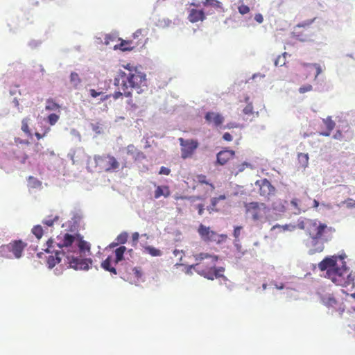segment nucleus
I'll use <instances>...</instances> for the list:
<instances>
[{"label":"nucleus","mask_w":355,"mask_h":355,"mask_svg":"<svg viewBox=\"0 0 355 355\" xmlns=\"http://www.w3.org/2000/svg\"><path fill=\"white\" fill-rule=\"evenodd\" d=\"M197 180L200 184L209 185L212 189L215 188L214 185L209 180H207L206 175H205L203 174L198 175Z\"/></svg>","instance_id":"e433bc0d"},{"label":"nucleus","mask_w":355,"mask_h":355,"mask_svg":"<svg viewBox=\"0 0 355 355\" xmlns=\"http://www.w3.org/2000/svg\"><path fill=\"white\" fill-rule=\"evenodd\" d=\"M315 18H313V19H306L305 21H303L300 23H299L297 25V27H306V26H309L310 25H311L314 21H315Z\"/></svg>","instance_id":"13d9d810"},{"label":"nucleus","mask_w":355,"mask_h":355,"mask_svg":"<svg viewBox=\"0 0 355 355\" xmlns=\"http://www.w3.org/2000/svg\"><path fill=\"white\" fill-rule=\"evenodd\" d=\"M309 157L308 153H299L297 154L298 163L301 167L306 168L309 164Z\"/></svg>","instance_id":"393cba45"},{"label":"nucleus","mask_w":355,"mask_h":355,"mask_svg":"<svg viewBox=\"0 0 355 355\" xmlns=\"http://www.w3.org/2000/svg\"><path fill=\"white\" fill-rule=\"evenodd\" d=\"M42 44V41L41 40H31L28 45V46L32 49H35L37 47H39Z\"/></svg>","instance_id":"6e6d98bb"},{"label":"nucleus","mask_w":355,"mask_h":355,"mask_svg":"<svg viewBox=\"0 0 355 355\" xmlns=\"http://www.w3.org/2000/svg\"><path fill=\"white\" fill-rule=\"evenodd\" d=\"M345 284L343 287H346L352 284H354V276H353L352 272L347 274L346 277H345Z\"/></svg>","instance_id":"49530a36"},{"label":"nucleus","mask_w":355,"mask_h":355,"mask_svg":"<svg viewBox=\"0 0 355 355\" xmlns=\"http://www.w3.org/2000/svg\"><path fill=\"white\" fill-rule=\"evenodd\" d=\"M28 187L33 189H41L42 182L38 180L37 178L33 176H28Z\"/></svg>","instance_id":"b1692460"},{"label":"nucleus","mask_w":355,"mask_h":355,"mask_svg":"<svg viewBox=\"0 0 355 355\" xmlns=\"http://www.w3.org/2000/svg\"><path fill=\"white\" fill-rule=\"evenodd\" d=\"M115 36L111 34H107L105 37V44L108 45L110 41H114L115 40Z\"/></svg>","instance_id":"774afa93"},{"label":"nucleus","mask_w":355,"mask_h":355,"mask_svg":"<svg viewBox=\"0 0 355 355\" xmlns=\"http://www.w3.org/2000/svg\"><path fill=\"white\" fill-rule=\"evenodd\" d=\"M202 4L205 7H213L216 9H223V4L218 0H205Z\"/></svg>","instance_id":"cd10ccee"},{"label":"nucleus","mask_w":355,"mask_h":355,"mask_svg":"<svg viewBox=\"0 0 355 355\" xmlns=\"http://www.w3.org/2000/svg\"><path fill=\"white\" fill-rule=\"evenodd\" d=\"M127 106L125 107V109L127 111H130L132 112H136V110L138 109V105L133 102L132 98H129L126 101Z\"/></svg>","instance_id":"ea45409f"},{"label":"nucleus","mask_w":355,"mask_h":355,"mask_svg":"<svg viewBox=\"0 0 355 355\" xmlns=\"http://www.w3.org/2000/svg\"><path fill=\"white\" fill-rule=\"evenodd\" d=\"M314 222H320L318 220H312V219H304L303 220H299L297 223V227L300 230H304L309 234V229L310 225H312Z\"/></svg>","instance_id":"412c9836"},{"label":"nucleus","mask_w":355,"mask_h":355,"mask_svg":"<svg viewBox=\"0 0 355 355\" xmlns=\"http://www.w3.org/2000/svg\"><path fill=\"white\" fill-rule=\"evenodd\" d=\"M43 148V146L41 144H40L39 142H37L33 148V152L35 153V154H40L41 152V150Z\"/></svg>","instance_id":"338daca9"},{"label":"nucleus","mask_w":355,"mask_h":355,"mask_svg":"<svg viewBox=\"0 0 355 355\" xmlns=\"http://www.w3.org/2000/svg\"><path fill=\"white\" fill-rule=\"evenodd\" d=\"M288 55L286 52L282 53V55H278L274 60V64L276 67L284 66L286 63V56Z\"/></svg>","instance_id":"c9c22d12"},{"label":"nucleus","mask_w":355,"mask_h":355,"mask_svg":"<svg viewBox=\"0 0 355 355\" xmlns=\"http://www.w3.org/2000/svg\"><path fill=\"white\" fill-rule=\"evenodd\" d=\"M107 157L105 171H115L119 167L118 161L113 156L107 155Z\"/></svg>","instance_id":"a211bd4d"},{"label":"nucleus","mask_w":355,"mask_h":355,"mask_svg":"<svg viewBox=\"0 0 355 355\" xmlns=\"http://www.w3.org/2000/svg\"><path fill=\"white\" fill-rule=\"evenodd\" d=\"M67 230L69 234H76L78 232L79 226L76 224H73L72 220H69L67 223Z\"/></svg>","instance_id":"4c0bfd02"},{"label":"nucleus","mask_w":355,"mask_h":355,"mask_svg":"<svg viewBox=\"0 0 355 355\" xmlns=\"http://www.w3.org/2000/svg\"><path fill=\"white\" fill-rule=\"evenodd\" d=\"M128 237L129 234L127 232L123 231L121 234H119L115 239L116 241V243H120V245H123L125 243H127Z\"/></svg>","instance_id":"473e14b6"},{"label":"nucleus","mask_w":355,"mask_h":355,"mask_svg":"<svg viewBox=\"0 0 355 355\" xmlns=\"http://www.w3.org/2000/svg\"><path fill=\"white\" fill-rule=\"evenodd\" d=\"M141 69H142V68H138V69L137 70V77L139 79L138 83L139 84L147 87L146 74L144 72H142Z\"/></svg>","instance_id":"72a5a7b5"},{"label":"nucleus","mask_w":355,"mask_h":355,"mask_svg":"<svg viewBox=\"0 0 355 355\" xmlns=\"http://www.w3.org/2000/svg\"><path fill=\"white\" fill-rule=\"evenodd\" d=\"M341 261V266H336L327 270L326 277L331 279L333 283L338 286H344L345 284V275L349 272V267L347 266L345 259Z\"/></svg>","instance_id":"7ed1b4c3"},{"label":"nucleus","mask_w":355,"mask_h":355,"mask_svg":"<svg viewBox=\"0 0 355 355\" xmlns=\"http://www.w3.org/2000/svg\"><path fill=\"white\" fill-rule=\"evenodd\" d=\"M127 80L128 82L130 87H134L137 86L138 83L137 73L129 72L127 76Z\"/></svg>","instance_id":"c756f323"},{"label":"nucleus","mask_w":355,"mask_h":355,"mask_svg":"<svg viewBox=\"0 0 355 355\" xmlns=\"http://www.w3.org/2000/svg\"><path fill=\"white\" fill-rule=\"evenodd\" d=\"M8 245L14 257L16 259H20L23 255V252L26 246V243L21 240H16L10 242Z\"/></svg>","instance_id":"9d476101"},{"label":"nucleus","mask_w":355,"mask_h":355,"mask_svg":"<svg viewBox=\"0 0 355 355\" xmlns=\"http://www.w3.org/2000/svg\"><path fill=\"white\" fill-rule=\"evenodd\" d=\"M206 19V13L202 9L191 8L189 12L188 19L191 23L204 21Z\"/></svg>","instance_id":"9b49d317"},{"label":"nucleus","mask_w":355,"mask_h":355,"mask_svg":"<svg viewBox=\"0 0 355 355\" xmlns=\"http://www.w3.org/2000/svg\"><path fill=\"white\" fill-rule=\"evenodd\" d=\"M250 167L252 168V164L250 162H243L241 164L239 165L238 166V171L236 173L237 175L239 173L243 172L245 168Z\"/></svg>","instance_id":"4d7b16f0"},{"label":"nucleus","mask_w":355,"mask_h":355,"mask_svg":"<svg viewBox=\"0 0 355 355\" xmlns=\"http://www.w3.org/2000/svg\"><path fill=\"white\" fill-rule=\"evenodd\" d=\"M69 80H70V83L73 85V87L75 89H76L77 87L82 82V80L79 77V75L76 72H75V71H71V72L70 76H69Z\"/></svg>","instance_id":"c85d7f7f"},{"label":"nucleus","mask_w":355,"mask_h":355,"mask_svg":"<svg viewBox=\"0 0 355 355\" xmlns=\"http://www.w3.org/2000/svg\"><path fill=\"white\" fill-rule=\"evenodd\" d=\"M262 186L260 188L259 194L261 196L267 197L275 193L276 189L267 178H263Z\"/></svg>","instance_id":"f8f14e48"},{"label":"nucleus","mask_w":355,"mask_h":355,"mask_svg":"<svg viewBox=\"0 0 355 355\" xmlns=\"http://www.w3.org/2000/svg\"><path fill=\"white\" fill-rule=\"evenodd\" d=\"M243 114L250 115L254 113L252 103H248V104L243 110Z\"/></svg>","instance_id":"603ef678"},{"label":"nucleus","mask_w":355,"mask_h":355,"mask_svg":"<svg viewBox=\"0 0 355 355\" xmlns=\"http://www.w3.org/2000/svg\"><path fill=\"white\" fill-rule=\"evenodd\" d=\"M196 271L199 275L204 277L205 278H206L209 280H214L215 279H218V278L220 277V272H223L225 271V268L223 266L217 267L216 266H214L207 271H206V270L199 271L198 270H196Z\"/></svg>","instance_id":"1a4fd4ad"},{"label":"nucleus","mask_w":355,"mask_h":355,"mask_svg":"<svg viewBox=\"0 0 355 355\" xmlns=\"http://www.w3.org/2000/svg\"><path fill=\"white\" fill-rule=\"evenodd\" d=\"M218 202L216 198H212L211 199V204L209 206L207 207V211H209V214L212 213V211H216L214 207L218 205Z\"/></svg>","instance_id":"864d4df0"},{"label":"nucleus","mask_w":355,"mask_h":355,"mask_svg":"<svg viewBox=\"0 0 355 355\" xmlns=\"http://www.w3.org/2000/svg\"><path fill=\"white\" fill-rule=\"evenodd\" d=\"M349 129L350 128H347V130H344L343 129H340V127H337V130L333 135V139L345 141L350 140L353 137V134Z\"/></svg>","instance_id":"ddd939ff"},{"label":"nucleus","mask_w":355,"mask_h":355,"mask_svg":"<svg viewBox=\"0 0 355 355\" xmlns=\"http://www.w3.org/2000/svg\"><path fill=\"white\" fill-rule=\"evenodd\" d=\"M320 300L322 303L327 307H332L338 302L334 295L331 293L322 295L320 296Z\"/></svg>","instance_id":"f3484780"},{"label":"nucleus","mask_w":355,"mask_h":355,"mask_svg":"<svg viewBox=\"0 0 355 355\" xmlns=\"http://www.w3.org/2000/svg\"><path fill=\"white\" fill-rule=\"evenodd\" d=\"M59 216H55L52 218H44L42 220V223L47 227H53L55 222L58 220Z\"/></svg>","instance_id":"37998d69"},{"label":"nucleus","mask_w":355,"mask_h":355,"mask_svg":"<svg viewBox=\"0 0 355 355\" xmlns=\"http://www.w3.org/2000/svg\"><path fill=\"white\" fill-rule=\"evenodd\" d=\"M58 242L59 241H58ZM56 243L57 242L55 241L53 238H49L45 243L46 248L44 249V252L49 254H53V252L60 251V249H55V248L57 247Z\"/></svg>","instance_id":"aec40b11"},{"label":"nucleus","mask_w":355,"mask_h":355,"mask_svg":"<svg viewBox=\"0 0 355 355\" xmlns=\"http://www.w3.org/2000/svg\"><path fill=\"white\" fill-rule=\"evenodd\" d=\"M335 232L332 227H328L322 222H314L309 229V237L304 241V243L309 248L308 254L313 255L323 251L324 243L332 239L331 233Z\"/></svg>","instance_id":"f03ea898"},{"label":"nucleus","mask_w":355,"mask_h":355,"mask_svg":"<svg viewBox=\"0 0 355 355\" xmlns=\"http://www.w3.org/2000/svg\"><path fill=\"white\" fill-rule=\"evenodd\" d=\"M197 232L200 239L205 243L214 242L216 241L217 233L211 230V227L206 226L202 223L198 225Z\"/></svg>","instance_id":"423d86ee"},{"label":"nucleus","mask_w":355,"mask_h":355,"mask_svg":"<svg viewBox=\"0 0 355 355\" xmlns=\"http://www.w3.org/2000/svg\"><path fill=\"white\" fill-rule=\"evenodd\" d=\"M60 119V116L56 113H51L47 116L46 121L51 125H55Z\"/></svg>","instance_id":"58836bf2"},{"label":"nucleus","mask_w":355,"mask_h":355,"mask_svg":"<svg viewBox=\"0 0 355 355\" xmlns=\"http://www.w3.org/2000/svg\"><path fill=\"white\" fill-rule=\"evenodd\" d=\"M171 173V169L166 166H161L159 171V174L168 175Z\"/></svg>","instance_id":"69168bd1"},{"label":"nucleus","mask_w":355,"mask_h":355,"mask_svg":"<svg viewBox=\"0 0 355 355\" xmlns=\"http://www.w3.org/2000/svg\"><path fill=\"white\" fill-rule=\"evenodd\" d=\"M347 258V255L344 250H341L338 254L329 255L325 257L319 263L318 268L321 271H326L332 268L338 264V261H343Z\"/></svg>","instance_id":"20e7f679"},{"label":"nucleus","mask_w":355,"mask_h":355,"mask_svg":"<svg viewBox=\"0 0 355 355\" xmlns=\"http://www.w3.org/2000/svg\"><path fill=\"white\" fill-rule=\"evenodd\" d=\"M121 42L119 44H116L114 46V50H120L122 52L125 51H131L135 49V46H131L130 44L132 43L130 40H125L122 38H119Z\"/></svg>","instance_id":"dca6fc26"},{"label":"nucleus","mask_w":355,"mask_h":355,"mask_svg":"<svg viewBox=\"0 0 355 355\" xmlns=\"http://www.w3.org/2000/svg\"><path fill=\"white\" fill-rule=\"evenodd\" d=\"M313 89V86L310 84H306V85H302L298 91L300 94H304V93H306L307 92H310Z\"/></svg>","instance_id":"8fccbe9b"},{"label":"nucleus","mask_w":355,"mask_h":355,"mask_svg":"<svg viewBox=\"0 0 355 355\" xmlns=\"http://www.w3.org/2000/svg\"><path fill=\"white\" fill-rule=\"evenodd\" d=\"M155 187V190L154 191V198L155 199H158L162 196L164 198H168L171 193L169 189V187L167 185H157L156 183H154Z\"/></svg>","instance_id":"4468645a"},{"label":"nucleus","mask_w":355,"mask_h":355,"mask_svg":"<svg viewBox=\"0 0 355 355\" xmlns=\"http://www.w3.org/2000/svg\"><path fill=\"white\" fill-rule=\"evenodd\" d=\"M128 248L124 245H119L116 248H115L113 251L114 254V257H116V259L124 260V255Z\"/></svg>","instance_id":"a878e982"},{"label":"nucleus","mask_w":355,"mask_h":355,"mask_svg":"<svg viewBox=\"0 0 355 355\" xmlns=\"http://www.w3.org/2000/svg\"><path fill=\"white\" fill-rule=\"evenodd\" d=\"M90 126H91V128L92 130L96 133V134H98V135H101L102 132H103V128L100 125L99 123H91L90 124Z\"/></svg>","instance_id":"de8ad7c7"},{"label":"nucleus","mask_w":355,"mask_h":355,"mask_svg":"<svg viewBox=\"0 0 355 355\" xmlns=\"http://www.w3.org/2000/svg\"><path fill=\"white\" fill-rule=\"evenodd\" d=\"M243 227L241 226V225H236L234 227V230H233V236L236 239H239V236H240V234H241V230H242Z\"/></svg>","instance_id":"680f3d73"},{"label":"nucleus","mask_w":355,"mask_h":355,"mask_svg":"<svg viewBox=\"0 0 355 355\" xmlns=\"http://www.w3.org/2000/svg\"><path fill=\"white\" fill-rule=\"evenodd\" d=\"M121 67L128 70L129 72H135L137 73V70L138 68H142V66L140 64H138L137 66L132 65L131 63H126L125 64H122Z\"/></svg>","instance_id":"c03bdc74"},{"label":"nucleus","mask_w":355,"mask_h":355,"mask_svg":"<svg viewBox=\"0 0 355 355\" xmlns=\"http://www.w3.org/2000/svg\"><path fill=\"white\" fill-rule=\"evenodd\" d=\"M0 256L8 259L12 257L11 251L8 244L0 246Z\"/></svg>","instance_id":"f704fd0d"},{"label":"nucleus","mask_w":355,"mask_h":355,"mask_svg":"<svg viewBox=\"0 0 355 355\" xmlns=\"http://www.w3.org/2000/svg\"><path fill=\"white\" fill-rule=\"evenodd\" d=\"M277 227H278V228H282V229L284 230V231H287V230H293L295 228V226H293V225L291 226V225H287V224L284 225H280L277 224V225H275V226H273V227H272V228H273V229H275V228H277Z\"/></svg>","instance_id":"052dcab7"},{"label":"nucleus","mask_w":355,"mask_h":355,"mask_svg":"<svg viewBox=\"0 0 355 355\" xmlns=\"http://www.w3.org/2000/svg\"><path fill=\"white\" fill-rule=\"evenodd\" d=\"M295 37L297 40L302 42H309L311 40L309 35L302 32L296 33L295 35Z\"/></svg>","instance_id":"a19ab883"},{"label":"nucleus","mask_w":355,"mask_h":355,"mask_svg":"<svg viewBox=\"0 0 355 355\" xmlns=\"http://www.w3.org/2000/svg\"><path fill=\"white\" fill-rule=\"evenodd\" d=\"M250 10V7L243 3H241V5H239L238 7V11L242 15L248 14Z\"/></svg>","instance_id":"a18cd8bd"},{"label":"nucleus","mask_w":355,"mask_h":355,"mask_svg":"<svg viewBox=\"0 0 355 355\" xmlns=\"http://www.w3.org/2000/svg\"><path fill=\"white\" fill-rule=\"evenodd\" d=\"M30 119L28 118H24L21 121V130L28 137H33V134L31 132V130L29 128L28 126V121Z\"/></svg>","instance_id":"2f4dec72"},{"label":"nucleus","mask_w":355,"mask_h":355,"mask_svg":"<svg viewBox=\"0 0 355 355\" xmlns=\"http://www.w3.org/2000/svg\"><path fill=\"white\" fill-rule=\"evenodd\" d=\"M144 248V252L150 254L152 257H160L162 255V251L153 245H143V243H140Z\"/></svg>","instance_id":"6ab92c4d"},{"label":"nucleus","mask_w":355,"mask_h":355,"mask_svg":"<svg viewBox=\"0 0 355 355\" xmlns=\"http://www.w3.org/2000/svg\"><path fill=\"white\" fill-rule=\"evenodd\" d=\"M227 238V236L226 234H217L216 241H214V242L216 243L217 244H221V243H223V242L225 241Z\"/></svg>","instance_id":"bf43d9fd"},{"label":"nucleus","mask_w":355,"mask_h":355,"mask_svg":"<svg viewBox=\"0 0 355 355\" xmlns=\"http://www.w3.org/2000/svg\"><path fill=\"white\" fill-rule=\"evenodd\" d=\"M323 122L327 129L329 130H333L335 128L336 123L332 120L331 116H327L323 119Z\"/></svg>","instance_id":"79ce46f5"},{"label":"nucleus","mask_w":355,"mask_h":355,"mask_svg":"<svg viewBox=\"0 0 355 355\" xmlns=\"http://www.w3.org/2000/svg\"><path fill=\"white\" fill-rule=\"evenodd\" d=\"M246 209L248 211L252 209L257 211L259 209V203L258 202H251L246 205Z\"/></svg>","instance_id":"09e8293b"},{"label":"nucleus","mask_w":355,"mask_h":355,"mask_svg":"<svg viewBox=\"0 0 355 355\" xmlns=\"http://www.w3.org/2000/svg\"><path fill=\"white\" fill-rule=\"evenodd\" d=\"M56 239L59 241L56 245L60 251L53 252L54 254L47 257L49 269H53L56 264L61 262L62 258L69 268L87 271L92 268L93 260L87 257L92 254L91 245L84 240L83 235L80 233H61Z\"/></svg>","instance_id":"f257e3e1"},{"label":"nucleus","mask_w":355,"mask_h":355,"mask_svg":"<svg viewBox=\"0 0 355 355\" xmlns=\"http://www.w3.org/2000/svg\"><path fill=\"white\" fill-rule=\"evenodd\" d=\"M112 255H109L101 263V267L105 271L110 272L111 275H117V270L112 266Z\"/></svg>","instance_id":"2eb2a0df"},{"label":"nucleus","mask_w":355,"mask_h":355,"mask_svg":"<svg viewBox=\"0 0 355 355\" xmlns=\"http://www.w3.org/2000/svg\"><path fill=\"white\" fill-rule=\"evenodd\" d=\"M139 236H140V235H139V232H135L132 233V240H131V245L132 247L137 246L139 239Z\"/></svg>","instance_id":"3c124183"},{"label":"nucleus","mask_w":355,"mask_h":355,"mask_svg":"<svg viewBox=\"0 0 355 355\" xmlns=\"http://www.w3.org/2000/svg\"><path fill=\"white\" fill-rule=\"evenodd\" d=\"M234 243V247H235V248H236V251H237L238 252H241V255H244V254H245V252L241 251V248H242V247H241V243H240V242H239V239H234V243Z\"/></svg>","instance_id":"0e129e2a"},{"label":"nucleus","mask_w":355,"mask_h":355,"mask_svg":"<svg viewBox=\"0 0 355 355\" xmlns=\"http://www.w3.org/2000/svg\"><path fill=\"white\" fill-rule=\"evenodd\" d=\"M204 119L207 124L214 128L220 127L225 121V118L220 113L213 111L206 112Z\"/></svg>","instance_id":"0eeeda50"},{"label":"nucleus","mask_w":355,"mask_h":355,"mask_svg":"<svg viewBox=\"0 0 355 355\" xmlns=\"http://www.w3.org/2000/svg\"><path fill=\"white\" fill-rule=\"evenodd\" d=\"M132 270L137 279L141 278V277L143 276V271L141 267H134L132 268Z\"/></svg>","instance_id":"5fc2aeb1"},{"label":"nucleus","mask_w":355,"mask_h":355,"mask_svg":"<svg viewBox=\"0 0 355 355\" xmlns=\"http://www.w3.org/2000/svg\"><path fill=\"white\" fill-rule=\"evenodd\" d=\"M107 155L100 156L95 155L94 157V164L95 167L99 166L101 169H104L105 171L106 163H107Z\"/></svg>","instance_id":"4be33fe9"},{"label":"nucleus","mask_w":355,"mask_h":355,"mask_svg":"<svg viewBox=\"0 0 355 355\" xmlns=\"http://www.w3.org/2000/svg\"><path fill=\"white\" fill-rule=\"evenodd\" d=\"M311 65L315 68L316 73L315 76V80L318 78V76L322 73V69L320 64L313 63Z\"/></svg>","instance_id":"e2e57ef3"},{"label":"nucleus","mask_w":355,"mask_h":355,"mask_svg":"<svg viewBox=\"0 0 355 355\" xmlns=\"http://www.w3.org/2000/svg\"><path fill=\"white\" fill-rule=\"evenodd\" d=\"M71 214L72 217L71 220H72L73 224H76L77 225L80 226V223L83 218V211L80 209H76L71 211Z\"/></svg>","instance_id":"5701e85b"},{"label":"nucleus","mask_w":355,"mask_h":355,"mask_svg":"<svg viewBox=\"0 0 355 355\" xmlns=\"http://www.w3.org/2000/svg\"><path fill=\"white\" fill-rule=\"evenodd\" d=\"M32 234L40 240L44 235V229L41 225H35L31 230Z\"/></svg>","instance_id":"7c9ffc66"},{"label":"nucleus","mask_w":355,"mask_h":355,"mask_svg":"<svg viewBox=\"0 0 355 355\" xmlns=\"http://www.w3.org/2000/svg\"><path fill=\"white\" fill-rule=\"evenodd\" d=\"M235 156V151L227 147H224L216 154L215 166H224L227 162Z\"/></svg>","instance_id":"6e6552de"},{"label":"nucleus","mask_w":355,"mask_h":355,"mask_svg":"<svg viewBox=\"0 0 355 355\" xmlns=\"http://www.w3.org/2000/svg\"><path fill=\"white\" fill-rule=\"evenodd\" d=\"M61 106L53 98H48L45 106V110L48 111L59 110Z\"/></svg>","instance_id":"bb28decb"},{"label":"nucleus","mask_w":355,"mask_h":355,"mask_svg":"<svg viewBox=\"0 0 355 355\" xmlns=\"http://www.w3.org/2000/svg\"><path fill=\"white\" fill-rule=\"evenodd\" d=\"M179 140L181 146V157L184 159L191 157L198 148V141L193 139H184L183 138H180Z\"/></svg>","instance_id":"39448f33"}]
</instances>
